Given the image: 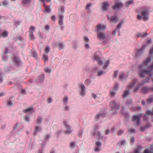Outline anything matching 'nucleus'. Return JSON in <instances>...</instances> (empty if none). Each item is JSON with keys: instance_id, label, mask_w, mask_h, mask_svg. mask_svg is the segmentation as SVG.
Masks as SVG:
<instances>
[{"instance_id": "7ed1b4c3", "label": "nucleus", "mask_w": 153, "mask_h": 153, "mask_svg": "<svg viewBox=\"0 0 153 153\" xmlns=\"http://www.w3.org/2000/svg\"><path fill=\"white\" fill-rule=\"evenodd\" d=\"M142 116V114H138L134 115L132 117V120L134 122L136 121V125L137 126H139L140 123V119Z\"/></svg>"}, {"instance_id": "6e6552de", "label": "nucleus", "mask_w": 153, "mask_h": 153, "mask_svg": "<svg viewBox=\"0 0 153 153\" xmlns=\"http://www.w3.org/2000/svg\"><path fill=\"white\" fill-rule=\"evenodd\" d=\"M97 32H99L101 31H103L106 28V26L104 25L98 24L97 26Z\"/></svg>"}, {"instance_id": "13d9d810", "label": "nucleus", "mask_w": 153, "mask_h": 153, "mask_svg": "<svg viewBox=\"0 0 153 153\" xmlns=\"http://www.w3.org/2000/svg\"><path fill=\"white\" fill-rule=\"evenodd\" d=\"M84 46L86 48L89 49L90 46L88 44L85 43L84 44Z\"/></svg>"}, {"instance_id": "412c9836", "label": "nucleus", "mask_w": 153, "mask_h": 153, "mask_svg": "<svg viewBox=\"0 0 153 153\" xmlns=\"http://www.w3.org/2000/svg\"><path fill=\"white\" fill-rule=\"evenodd\" d=\"M8 36V33L6 31H4L1 33H0V38L1 37L5 38Z\"/></svg>"}, {"instance_id": "680f3d73", "label": "nucleus", "mask_w": 153, "mask_h": 153, "mask_svg": "<svg viewBox=\"0 0 153 153\" xmlns=\"http://www.w3.org/2000/svg\"><path fill=\"white\" fill-rule=\"evenodd\" d=\"M118 71H116L114 73V77H117V74H118Z\"/></svg>"}, {"instance_id": "393cba45", "label": "nucleus", "mask_w": 153, "mask_h": 153, "mask_svg": "<svg viewBox=\"0 0 153 153\" xmlns=\"http://www.w3.org/2000/svg\"><path fill=\"white\" fill-rule=\"evenodd\" d=\"M29 36L30 40H34V35L32 31H29Z\"/></svg>"}, {"instance_id": "9d476101", "label": "nucleus", "mask_w": 153, "mask_h": 153, "mask_svg": "<svg viewBox=\"0 0 153 153\" xmlns=\"http://www.w3.org/2000/svg\"><path fill=\"white\" fill-rule=\"evenodd\" d=\"M153 101V96H151L149 97L147 99V102L146 103L144 101H142V104L143 105H145L151 103Z\"/></svg>"}, {"instance_id": "473e14b6", "label": "nucleus", "mask_w": 153, "mask_h": 153, "mask_svg": "<svg viewBox=\"0 0 153 153\" xmlns=\"http://www.w3.org/2000/svg\"><path fill=\"white\" fill-rule=\"evenodd\" d=\"M41 131V128L39 126H36L35 129V132L39 131L40 132Z\"/></svg>"}, {"instance_id": "0e129e2a", "label": "nucleus", "mask_w": 153, "mask_h": 153, "mask_svg": "<svg viewBox=\"0 0 153 153\" xmlns=\"http://www.w3.org/2000/svg\"><path fill=\"white\" fill-rule=\"evenodd\" d=\"M51 19L53 21H54L55 20V16L54 15L52 16L51 17Z\"/></svg>"}, {"instance_id": "774afa93", "label": "nucleus", "mask_w": 153, "mask_h": 153, "mask_svg": "<svg viewBox=\"0 0 153 153\" xmlns=\"http://www.w3.org/2000/svg\"><path fill=\"white\" fill-rule=\"evenodd\" d=\"M47 102L48 103H51L52 101V100L51 98H48L47 100Z\"/></svg>"}, {"instance_id": "79ce46f5", "label": "nucleus", "mask_w": 153, "mask_h": 153, "mask_svg": "<svg viewBox=\"0 0 153 153\" xmlns=\"http://www.w3.org/2000/svg\"><path fill=\"white\" fill-rule=\"evenodd\" d=\"M50 50V48L48 47H46L45 49V52L48 54Z\"/></svg>"}, {"instance_id": "f03ea898", "label": "nucleus", "mask_w": 153, "mask_h": 153, "mask_svg": "<svg viewBox=\"0 0 153 153\" xmlns=\"http://www.w3.org/2000/svg\"><path fill=\"white\" fill-rule=\"evenodd\" d=\"M148 70H140L139 71V75L140 77H144L147 74L151 76L152 74V72L153 70V63L149 68Z\"/></svg>"}, {"instance_id": "58836bf2", "label": "nucleus", "mask_w": 153, "mask_h": 153, "mask_svg": "<svg viewBox=\"0 0 153 153\" xmlns=\"http://www.w3.org/2000/svg\"><path fill=\"white\" fill-rule=\"evenodd\" d=\"M68 98L67 96H65L63 99V101L64 104H67V102L68 100Z\"/></svg>"}, {"instance_id": "a18cd8bd", "label": "nucleus", "mask_w": 153, "mask_h": 153, "mask_svg": "<svg viewBox=\"0 0 153 153\" xmlns=\"http://www.w3.org/2000/svg\"><path fill=\"white\" fill-rule=\"evenodd\" d=\"M63 47V44L62 43H59L58 45V48L60 50Z\"/></svg>"}, {"instance_id": "20e7f679", "label": "nucleus", "mask_w": 153, "mask_h": 153, "mask_svg": "<svg viewBox=\"0 0 153 153\" xmlns=\"http://www.w3.org/2000/svg\"><path fill=\"white\" fill-rule=\"evenodd\" d=\"M151 58L150 57H148L147 59L144 61L142 64L139 65L138 67L140 69L142 68H144L146 67L148 64L151 61Z\"/></svg>"}, {"instance_id": "8fccbe9b", "label": "nucleus", "mask_w": 153, "mask_h": 153, "mask_svg": "<svg viewBox=\"0 0 153 153\" xmlns=\"http://www.w3.org/2000/svg\"><path fill=\"white\" fill-rule=\"evenodd\" d=\"M75 146V142H71L70 144V146L71 148H73Z\"/></svg>"}, {"instance_id": "4be33fe9", "label": "nucleus", "mask_w": 153, "mask_h": 153, "mask_svg": "<svg viewBox=\"0 0 153 153\" xmlns=\"http://www.w3.org/2000/svg\"><path fill=\"white\" fill-rule=\"evenodd\" d=\"M101 143L100 142H96V152L100 150Z\"/></svg>"}, {"instance_id": "6ab92c4d", "label": "nucleus", "mask_w": 153, "mask_h": 153, "mask_svg": "<svg viewBox=\"0 0 153 153\" xmlns=\"http://www.w3.org/2000/svg\"><path fill=\"white\" fill-rule=\"evenodd\" d=\"M147 35V34L146 33H138L136 34V36L137 37H145Z\"/></svg>"}, {"instance_id": "4d7b16f0", "label": "nucleus", "mask_w": 153, "mask_h": 153, "mask_svg": "<svg viewBox=\"0 0 153 153\" xmlns=\"http://www.w3.org/2000/svg\"><path fill=\"white\" fill-rule=\"evenodd\" d=\"M8 2L6 1H4L3 2V5L6 6L8 4Z\"/></svg>"}, {"instance_id": "7c9ffc66", "label": "nucleus", "mask_w": 153, "mask_h": 153, "mask_svg": "<svg viewBox=\"0 0 153 153\" xmlns=\"http://www.w3.org/2000/svg\"><path fill=\"white\" fill-rule=\"evenodd\" d=\"M96 61H97L98 64L100 65H101L102 64V62L100 60L99 58L96 56Z\"/></svg>"}, {"instance_id": "f8f14e48", "label": "nucleus", "mask_w": 153, "mask_h": 153, "mask_svg": "<svg viewBox=\"0 0 153 153\" xmlns=\"http://www.w3.org/2000/svg\"><path fill=\"white\" fill-rule=\"evenodd\" d=\"M81 88V91H80V94L82 96L85 95V87L83 84H81L80 85Z\"/></svg>"}, {"instance_id": "f257e3e1", "label": "nucleus", "mask_w": 153, "mask_h": 153, "mask_svg": "<svg viewBox=\"0 0 153 153\" xmlns=\"http://www.w3.org/2000/svg\"><path fill=\"white\" fill-rule=\"evenodd\" d=\"M149 9L147 7H142L140 9V11L139 12V13L141 14V16L138 14L137 18L139 20L143 19L144 21H146L149 19Z\"/></svg>"}, {"instance_id": "0eeeda50", "label": "nucleus", "mask_w": 153, "mask_h": 153, "mask_svg": "<svg viewBox=\"0 0 153 153\" xmlns=\"http://www.w3.org/2000/svg\"><path fill=\"white\" fill-rule=\"evenodd\" d=\"M97 38L100 40H102L104 39L106 37L105 33L104 32H98Z\"/></svg>"}, {"instance_id": "864d4df0", "label": "nucleus", "mask_w": 153, "mask_h": 153, "mask_svg": "<svg viewBox=\"0 0 153 153\" xmlns=\"http://www.w3.org/2000/svg\"><path fill=\"white\" fill-rule=\"evenodd\" d=\"M35 30V28L33 26H31L29 28V31H34Z\"/></svg>"}, {"instance_id": "37998d69", "label": "nucleus", "mask_w": 153, "mask_h": 153, "mask_svg": "<svg viewBox=\"0 0 153 153\" xmlns=\"http://www.w3.org/2000/svg\"><path fill=\"white\" fill-rule=\"evenodd\" d=\"M146 47V46L145 45H143V47H142L139 50H138L137 51V53H140L141 51H142Z\"/></svg>"}, {"instance_id": "72a5a7b5", "label": "nucleus", "mask_w": 153, "mask_h": 153, "mask_svg": "<svg viewBox=\"0 0 153 153\" xmlns=\"http://www.w3.org/2000/svg\"><path fill=\"white\" fill-rule=\"evenodd\" d=\"M31 2V0H23L22 1V4H29Z\"/></svg>"}, {"instance_id": "de8ad7c7", "label": "nucleus", "mask_w": 153, "mask_h": 153, "mask_svg": "<svg viewBox=\"0 0 153 153\" xmlns=\"http://www.w3.org/2000/svg\"><path fill=\"white\" fill-rule=\"evenodd\" d=\"M85 83L86 85H88L91 83V81L89 79H86L85 80Z\"/></svg>"}, {"instance_id": "4468645a", "label": "nucleus", "mask_w": 153, "mask_h": 153, "mask_svg": "<svg viewBox=\"0 0 153 153\" xmlns=\"http://www.w3.org/2000/svg\"><path fill=\"white\" fill-rule=\"evenodd\" d=\"M116 102L114 100L111 101L109 103V106L112 109L116 108Z\"/></svg>"}, {"instance_id": "e433bc0d", "label": "nucleus", "mask_w": 153, "mask_h": 153, "mask_svg": "<svg viewBox=\"0 0 153 153\" xmlns=\"http://www.w3.org/2000/svg\"><path fill=\"white\" fill-rule=\"evenodd\" d=\"M59 12L61 13V14L63 13L64 12V8L63 7H61L59 9Z\"/></svg>"}, {"instance_id": "4c0bfd02", "label": "nucleus", "mask_w": 153, "mask_h": 153, "mask_svg": "<svg viewBox=\"0 0 153 153\" xmlns=\"http://www.w3.org/2000/svg\"><path fill=\"white\" fill-rule=\"evenodd\" d=\"M105 116V113H102L101 114H98L97 116H96V119H97L98 117H101L102 118H103Z\"/></svg>"}, {"instance_id": "49530a36", "label": "nucleus", "mask_w": 153, "mask_h": 153, "mask_svg": "<svg viewBox=\"0 0 153 153\" xmlns=\"http://www.w3.org/2000/svg\"><path fill=\"white\" fill-rule=\"evenodd\" d=\"M128 131L129 132L131 133H135V130L134 129L130 128L128 129Z\"/></svg>"}, {"instance_id": "09e8293b", "label": "nucleus", "mask_w": 153, "mask_h": 153, "mask_svg": "<svg viewBox=\"0 0 153 153\" xmlns=\"http://www.w3.org/2000/svg\"><path fill=\"white\" fill-rule=\"evenodd\" d=\"M32 55L33 57L36 58L37 56L36 53V51H34L32 53Z\"/></svg>"}, {"instance_id": "6e6d98bb", "label": "nucleus", "mask_w": 153, "mask_h": 153, "mask_svg": "<svg viewBox=\"0 0 153 153\" xmlns=\"http://www.w3.org/2000/svg\"><path fill=\"white\" fill-rule=\"evenodd\" d=\"M118 84L117 83H116L115 84L114 86V90H116L118 88Z\"/></svg>"}, {"instance_id": "5701e85b", "label": "nucleus", "mask_w": 153, "mask_h": 153, "mask_svg": "<svg viewBox=\"0 0 153 153\" xmlns=\"http://www.w3.org/2000/svg\"><path fill=\"white\" fill-rule=\"evenodd\" d=\"M118 21V20L117 19V17L116 16H112L111 19V22L116 23Z\"/></svg>"}, {"instance_id": "bf43d9fd", "label": "nucleus", "mask_w": 153, "mask_h": 153, "mask_svg": "<svg viewBox=\"0 0 153 153\" xmlns=\"http://www.w3.org/2000/svg\"><path fill=\"white\" fill-rule=\"evenodd\" d=\"M125 143V141L123 140H122L120 141L119 144H120L121 145H123Z\"/></svg>"}, {"instance_id": "2f4dec72", "label": "nucleus", "mask_w": 153, "mask_h": 153, "mask_svg": "<svg viewBox=\"0 0 153 153\" xmlns=\"http://www.w3.org/2000/svg\"><path fill=\"white\" fill-rule=\"evenodd\" d=\"M43 59L45 63L47 62L48 60V57L47 55L44 54L43 56Z\"/></svg>"}, {"instance_id": "bb28decb", "label": "nucleus", "mask_w": 153, "mask_h": 153, "mask_svg": "<svg viewBox=\"0 0 153 153\" xmlns=\"http://www.w3.org/2000/svg\"><path fill=\"white\" fill-rule=\"evenodd\" d=\"M42 119L41 117H39L37 120L36 123L37 125H40L42 122Z\"/></svg>"}, {"instance_id": "aec40b11", "label": "nucleus", "mask_w": 153, "mask_h": 153, "mask_svg": "<svg viewBox=\"0 0 153 153\" xmlns=\"http://www.w3.org/2000/svg\"><path fill=\"white\" fill-rule=\"evenodd\" d=\"M63 16L61 14H59V24L61 25H62L63 20Z\"/></svg>"}, {"instance_id": "39448f33", "label": "nucleus", "mask_w": 153, "mask_h": 153, "mask_svg": "<svg viewBox=\"0 0 153 153\" xmlns=\"http://www.w3.org/2000/svg\"><path fill=\"white\" fill-rule=\"evenodd\" d=\"M149 78H147L145 79L144 81H142L141 82L139 83L134 88V91L135 92L137 91L139 89L140 86L143 85V84L149 82Z\"/></svg>"}, {"instance_id": "ddd939ff", "label": "nucleus", "mask_w": 153, "mask_h": 153, "mask_svg": "<svg viewBox=\"0 0 153 153\" xmlns=\"http://www.w3.org/2000/svg\"><path fill=\"white\" fill-rule=\"evenodd\" d=\"M141 92L143 93H146L148 92L150 90L153 91L152 88H148L146 87H143L141 88Z\"/></svg>"}, {"instance_id": "423d86ee", "label": "nucleus", "mask_w": 153, "mask_h": 153, "mask_svg": "<svg viewBox=\"0 0 153 153\" xmlns=\"http://www.w3.org/2000/svg\"><path fill=\"white\" fill-rule=\"evenodd\" d=\"M63 123L64 126H65L67 130L66 131H64V133L67 134H70L72 131L71 129L70 126L68 124L66 121H64Z\"/></svg>"}, {"instance_id": "dca6fc26", "label": "nucleus", "mask_w": 153, "mask_h": 153, "mask_svg": "<svg viewBox=\"0 0 153 153\" xmlns=\"http://www.w3.org/2000/svg\"><path fill=\"white\" fill-rule=\"evenodd\" d=\"M122 24V22H120L119 24V25H118L115 29V30L113 31V34H115L117 31V32L118 33H119V32L120 31L119 30L120 28L121 27Z\"/></svg>"}, {"instance_id": "2eb2a0df", "label": "nucleus", "mask_w": 153, "mask_h": 153, "mask_svg": "<svg viewBox=\"0 0 153 153\" xmlns=\"http://www.w3.org/2000/svg\"><path fill=\"white\" fill-rule=\"evenodd\" d=\"M41 1L44 4V5L45 7V11L48 13L50 12L51 11V9L49 6H46L44 4L45 0H41Z\"/></svg>"}, {"instance_id": "c756f323", "label": "nucleus", "mask_w": 153, "mask_h": 153, "mask_svg": "<svg viewBox=\"0 0 153 153\" xmlns=\"http://www.w3.org/2000/svg\"><path fill=\"white\" fill-rule=\"evenodd\" d=\"M105 65L103 67V69H106L108 67L109 64V61L108 60H106L105 63Z\"/></svg>"}, {"instance_id": "cd10ccee", "label": "nucleus", "mask_w": 153, "mask_h": 153, "mask_svg": "<svg viewBox=\"0 0 153 153\" xmlns=\"http://www.w3.org/2000/svg\"><path fill=\"white\" fill-rule=\"evenodd\" d=\"M129 90L128 89L125 91L123 95V98H124L126 97V96L129 94Z\"/></svg>"}, {"instance_id": "1a4fd4ad", "label": "nucleus", "mask_w": 153, "mask_h": 153, "mask_svg": "<svg viewBox=\"0 0 153 153\" xmlns=\"http://www.w3.org/2000/svg\"><path fill=\"white\" fill-rule=\"evenodd\" d=\"M123 6L122 4L120 2L116 1L115 4L113 6V8L114 9H119Z\"/></svg>"}, {"instance_id": "9b49d317", "label": "nucleus", "mask_w": 153, "mask_h": 153, "mask_svg": "<svg viewBox=\"0 0 153 153\" xmlns=\"http://www.w3.org/2000/svg\"><path fill=\"white\" fill-rule=\"evenodd\" d=\"M137 80L136 79H134L132 83H130L128 85V87L129 88H131L134 87L137 84Z\"/></svg>"}, {"instance_id": "e2e57ef3", "label": "nucleus", "mask_w": 153, "mask_h": 153, "mask_svg": "<svg viewBox=\"0 0 153 153\" xmlns=\"http://www.w3.org/2000/svg\"><path fill=\"white\" fill-rule=\"evenodd\" d=\"M132 103V101L131 100H127V105H128L129 104H131Z\"/></svg>"}, {"instance_id": "c9c22d12", "label": "nucleus", "mask_w": 153, "mask_h": 153, "mask_svg": "<svg viewBox=\"0 0 153 153\" xmlns=\"http://www.w3.org/2000/svg\"><path fill=\"white\" fill-rule=\"evenodd\" d=\"M33 109L32 107H30L27 109H25L24 110L23 112L24 113H26L30 111Z\"/></svg>"}, {"instance_id": "c03bdc74", "label": "nucleus", "mask_w": 153, "mask_h": 153, "mask_svg": "<svg viewBox=\"0 0 153 153\" xmlns=\"http://www.w3.org/2000/svg\"><path fill=\"white\" fill-rule=\"evenodd\" d=\"M97 73L98 76H100L104 74V73L101 71H98Z\"/></svg>"}, {"instance_id": "3c124183", "label": "nucleus", "mask_w": 153, "mask_h": 153, "mask_svg": "<svg viewBox=\"0 0 153 153\" xmlns=\"http://www.w3.org/2000/svg\"><path fill=\"white\" fill-rule=\"evenodd\" d=\"M91 3H89L87 4L85 7V9L86 10H89L90 7L91 6Z\"/></svg>"}, {"instance_id": "f704fd0d", "label": "nucleus", "mask_w": 153, "mask_h": 153, "mask_svg": "<svg viewBox=\"0 0 153 153\" xmlns=\"http://www.w3.org/2000/svg\"><path fill=\"white\" fill-rule=\"evenodd\" d=\"M96 136L99 137V138L102 139L103 137V135H101L100 133L99 132H97L96 134Z\"/></svg>"}, {"instance_id": "052dcab7", "label": "nucleus", "mask_w": 153, "mask_h": 153, "mask_svg": "<svg viewBox=\"0 0 153 153\" xmlns=\"http://www.w3.org/2000/svg\"><path fill=\"white\" fill-rule=\"evenodd\" d=\"M123 132V131L122 130H120L118 132V135H121V134H122Z\"/></svg>"}, {"instance_id": "a19ab883", "label": "nucleus", "mask_w": 153, "mask_h": 153, "mask_svg": "<svg viewBox=\"0 0 153 153\" xmlns=\"http://www.w3.org/2000/svg\"><path fill=\"white\" fill-rule=\"evenodd\" d=\"M133 4V1L132 0H130L128 1L126 3V4L127 5V6H128L130 4Z\"/></svg>"}, {"instance_id": "a878e982", "label": "nucleus", "mask_w": 153, "mask_h": 153, "mask_svg": "<svg viewBox=\"0 0 153 153\" xmlns=\"http://www.w3.org/2000/svg\"><path fill=\"white\" fill-rule=\"evenodd\" d=\"M13 60L17 65H19L20 63V60L17 58L15 57L13 58Z\"/></svg>"}, {"instance_id": "338daca9", "label": "nucleus", "mask_w": 153, "mask_h": 153, "mask_svg": "<svg viewBox=\"0 0 153 153\" xmlns=\"http://www.w3.org/2000/svg\"><path fill=\"white\" fill-rule=\"evenodd\" d=\"M110 93L112 96H114L115 95L114 92V91H111Z\"/></svg>"}, {"instance_id": "69168bd1", "label": "nucleus", "mask_w": 153, "mask_h": 153, "mask_svg": "<svg viewBox=\"0 0 153 153\" xmlns=\"http://www.w3.org/2000/svg\"><path fill=\"white\" fill-rule=\"evenodd\" d=\"M50 29V27L49 25H47L45 26V29L46 30H48Z\"/></svg>"}, {"instance_id": "f3484780", "label": "nucleus", "mask_w": 153, "mask_h": 153, "mask_svg": "<svg viewBox=\"0 0 153 153\" xmlns=\"http://www.w3.org/2000/svg\"><path fill=\"white\" fill-rule=\"evenodd\" d=\"M144 153H153V145L151 146L150 149H146L144 151Z\"/></svg>"}, {"instance_id": "c85d7f7f", "label": "nucleus", "mask_w": 153, "mask_h": 153, "mask_svg": "<svg viewBox=\"0 0 153 153\" xmlns=\"http://www.w3.org/2000/svg\"><path fill=\"white\" fill-rule=\"evenodd\" d=\"M125 78V76L124 73L123 72H120L119 76V79L122 80Z\"/></svg>"}, {"instance_id": "5fc2aeb1", "label": "nucleus", "mask_w": 153, "mask_h": 153, "mask_svg": "<svg viewBox=\"0 0 153 153\" xmlns=\"http://www.w3.org/2000/svg\"><path fill=\"white\" fill-rule=\"evenodd\" d=\"M83 39L85 42H88L89 41L88 38L86 36H84L83 37Z\"/></svg>"}, {"instance_id": "603ef678", "label": "nucleus", "mask_w": 153, "mask_h": 153, "mask_svg": "<svg viewBox=\"0 0 153 153\" xmlns=\"http://www.w3.org/2000/svg\"><path fill=\"white\" fill-rule=\"evenodd\" d=\"M45 71L47 73H50L51 71V70L48 68H46L44 69Z\"/></svg>"}, {"instance_id": "b1692460", "label": "nucleus", "mask_w": 153, "mask_h": 153, "mask_svg": "<svg viewBox=\"0 0 153 153\" xmlns=\"http://www.w3.org/2000/svg\"><path fill=\"white\" fill-rule=\"evenodd\" d=\"M11 99H14L13 97H11L10 98V100L7 102V105L8 106H11L13 105V102L11 100Z\"/></svg>"}, {"instance_id": "ea45409f", "label": "nucleus", "mask_w": 153, "mask_h": 153, "mask_svg": "<svg viewBox=\"0 0 153 153\" xmlns=\"http://www.w3.org/2000/svg\"><path fill=\"white\" fill-rule=\"evenodd\" d=\"M140 149L139 147L136 148L134 150V153H140Z\"/></svg>"}, {"instance_id": "a211bd4d", "label": "nucleus", "mask_w": 153, "mask_h": 153, "mask_svg": "<svg viewBox=\"0 0 153 153\" xmlns=\"http://www.w3.org/2000/svg\"><path fill=\"white\" fill-rule=\"evenodd\" d=\"M108 6V4L107 2H104L102 6V9L103 11H106L107 10V7Z\"/></svg>"}]
</instances>
